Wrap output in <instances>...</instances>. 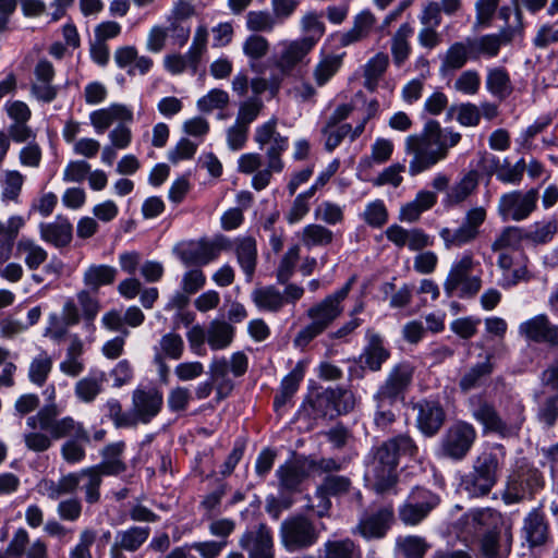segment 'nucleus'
I'll list each match as a JSON object with an SVG mask.
<instances>
[{
  "instance_id": "f704fd0d",
  "label": "nucleus",
  "mask_w": 558,
  "mask_h": 558,
  "mask_svg": "<svg viewBox=\"0 0 558 558\" xmlns=\"http://www.w3.org/2000/svg\"><path fill=\"white\" fill-rule=\"evenodd\" d=\"M106 374L104 372H90L87 376L75 383L74 395L84 403H92L104 390Z\"/></svg>"
},
{
  "instance_id": "2f4dec72",
  "label": "nucleus",
  "mask_w": 558,
  "mask_h": 558,
  "mask_svg": "<svg viewBox=\"0 0 558 558\" xmlns=\"http://www.w3.org/2000/svg\"><path fill=\"white\" fill-rule=\"evenodd\" d=\"M480 173L476 170H470L464 173L459 181L451 185L444 198L447 207L457 206L465 202L477 189Z\"/></svg>"
},
{
  "instance_id": "b1692460",
  "label": "nucleus",
  "mask_w": 558,
  "mask_h": 558,
  "mask_svg": "<svg viewBox=\"0 0 558 558\" xmlns=\"http://www.w3.org/2000/svg\"><path fill=\"white\" fill-rule=\"evenodd\" d=\"M393 518L390 507H383L365 513L359 522L356 530L364 538L384 537Z\"/></svg>"
},
{
  "instance_id": "20e7f679",
  "label": "nucleus",
  "mask_w": 558,
  "mask_h": 558,
  "mask_svg": "<svg viewBox=\"0 0 558 558\" xmlns=\"http://www.w3.org/2000/svg\"><path fill=\"white\" fill-rule=\"evenodd\" d=\"M505 458V448L496 446L475 459L472 471L462 480V487L469 496L482 497L492 490L497 483Z\"/></svg>"
},
{
  "instance_id": "49530a36",
  "label": "nucleus",
  "mask_w": 558,
  "mask_h": 558,
  "mask_svg": "<svg viewBox=\"0 0 558 558\" xmlns=\"http://www.w3.org/2000/svg\"><path fill=\"white\" fill-rule=\"evenodd\" d=\"M485 84L487 90L499 99H505L512 93L510 76L502 68L488 69Z\"/></svg>"
},
{
  "instance_id": "2eb2a0df",
  "label": "nucleus",
  "mask_w": 558,
  "mask_h": 558,
  "mask_svg": "<svg viewBox=\"0 0 558 558\" xmlns=\"http://www.w3.org/2000/svg\"><path fill=\"white\" fill-rule=\"evenodd\" d=\"M239 545L248 553L250 558H274V541L270 530L265 524L246 531Z\"/></svg>"
},
{
  "instance_id": "bf43d9fd",
  "label": "nucleus",
  "mask_w": 558,
  "mask_h": 558,
  "mask_svg": "<svg viewBox=\"0 0 558 558\" xmlns=\"http://www.w3.org/2000/svg\"><path fill=\"white\" fill-rule=\"evenodd\" d=\"M263 109L264 102L259 97H250L240 102L235 121L250 129Z\"/></svg>"
},
{
  "instance_id": "69168bd1",
  "label": "nucleus",
  "mask_w": 558,
  "mask_h": 558,
  "mask_svg": "<svg viewBox=\"0 0 558 558\" xmlns=\"http://www.w3.org/2000/svg\"><path fill=\"white\" fill-rule=\"evenodd\" d=\"M230 101L226 90L214 88L197 100V108L203 112H210L215 109H223Z\"/></svg>"
},
{
  "instance_id": "a19ab883",
  "label": "nucleus",
  "mask_w": 558,
  "mask_h": 558,
  "mask_svg": "<svg viewBox=\"0 0 558 558\" xmlns=\"http://www.w3.org/2000/svg\"><path fill=\"white\" fill-rule=\"evenodd\" d=\"M472 51L468 39L453 43L441 57L440 71H456L463 68L469 59H472Z\"/></svg>"
},
{
  "instance_id": "393cba45",
  "label": "nucleus",
  "mask_w": 558,
  "mask_h": 558,
  "mask_svg": "<svg viewBox=\"0 0 558 558\" xmlns=\"http://www.w3.org/2000/svg\"><path fill=\"white\" fill-rule=\"evenodd\" d=\"M513 29L507 27L498 34H488L477 38H468L469 46L473 53L472 59L480 57L494 58L499 53L500 47L512 39Z\"/></svg>"
},
{
  "instance_id": "72a5a7b5",
  "label": "nucleus",
  "mask_w": 558,
  "mask_h": 558,
  "mask_svg": "<svg viewBox=\"0 0 558 558\" xmlns=\"http://www.w3.org/2000/svg\"><path fill=\"white\" fill-rule=\"evenodd\" d=\"M254 305L260 312L278 313L286 305V299L275 286L255 288L251 293Z\"/></svg>"
},
{
  "instance_id": "0e129e2a",
  "label": "nucleus",
  "mask_w": 558,
  "mask_h": 558,
  "mask_svg": "<svg viewBox=\"0 0 558 558\" xmlns=\"http://www.w3.org/2000/svg\"><path fill=\"white\" fill-rule=\"evenodd\" d=\"M24 183V177L16 170L4 173L1 198L3 202H16Z\"/></svg>"
},
{
  "instance_id": "13d9d810",
  "label": "nucleus",
  "mask_w": 558,
  "mask_h": 558,
  "mask_svg": "<svg viewBox=\"0 0 558 558\" xmlns=\"http://www.w3.org/2000/svg\"><path fill=\"white\" fill-rule=\"evenodd\" d=\"M324 558H361L357 546L349 538L325 543Z\"/></svg>"
},
{
  "instance_id": "8fccbe9b",
  "label": "nucleus",
  "mask_w": 558,
  "mask_h": 558,
  "mask_svg": "<svg viewBox=\"0 0 558 558\" xmlns=\"http://www.w3.org/2000/svg\"><path fill=\"white\" fill-rule=\"evenodd\" d=\"M523 529L531 546H539L545 543L547 538V525L544 517L539 512H530L524 520Z\"/></svg>"
},
{
  "instance_id": "7c9ffc66",
  "label": "nucleus",
  "mask_w": 558,
  "mask_h": 558,
  "mask_svg": "<svg viewBox=\"0 0 558 558\" xmlns=\"http://www.w3.org/2000/svg\"><path fill=\"white\" fill-rule=\"evenodd\" d=\"M72 225L62 217H57L51 222H41L39 225L40 239L56 247L69 245L72 240Z\"/></svg>"
},
{
  "instance_id": "aec40b11",
  "label": "nucleus",
  "mask_w": 558,
  "mask_h": 558,
  "mask_svg": "<svg viewBox=\"0 0 558 558\" xmlns=\"http://www.w3.org/2000/svg\"><path fill=\"white\" fill-rule=\"evenodd\" d=\"M163 396L156 388H137L132 393V408L141 423L147 424L161 410Z\"/></svg>"
},
{
  "instance_id": "0eeeda50",
  "label": "nucleus",
  "mask_w": 558,
  "mask_h": 558,
  "mask_svg": "<svg viewBox=\"0 0 558 558\" xmlns=\"http://www.w3.org/2000/svg\"><path fill=\"white\" fill-rule=\"evenodd\" d=\"M354 405L351 391L328 388L308 400L303 410L313 418L335 417L347 413Z\"/></svg>"
},
{
  "instance_id": "a878e982",
  "label": "nucleus",
  "mask_w": 558,
  "mask_h": 558,
  "mask_svg": "<svg viewBox=\"0 0 558 558\" xmlns=\"http://www.w3.org/2000/svg\"><path fill=\"white\" fill-rule=\"evenodd\" d=\"M281 46L282 49L277 61V66L284 74L290 73L298 64L304 62L307 54L314 49L311 43L302 38L283 40Z\"/></svg>"
},
{
  "instance_id": "37998d69",
  "label": "nucleus",
  "mask_w": 558,
  "mask_h": 558,
  "mask_svg": "<svg viewBox=\"0 0 558 558\" xmlns=\"http://www.w3.org/2000/svg\"><path fill=\"white\" fill-rule=\"evenodd\" d=\"M150 530L147 526H132L125 531H120L116 536L112 551L116 549L134 551L146 542Z\"/></svg>"
},
{
  "instance_id": "603ef678",
  "label": "nucleus",
  "mask_w": 558,
  "mask_h": 558,
  "mask_svg": "<svg viewBox=\"0 0 558 558\" xmlns=\"http://www.w3.org/2000/svg\"><path fill=\"white\" fill-rule=\"evenodd\" d=\"M52 359L46 351H40L32 361L28 367V378L29 380L37 385L43 386L51 369H52Z\"/></svg>"
},
{
  "instance_id": "6ab92c4d",
  "label": "nucleus",
  "mask_w": 558,
  "mask_h": 558,
  "mask_svg": "<svg viewBox=\"0 0 558 558\" xmlns=\"http://www.w3.org/2000/svg\"><path fill=\"white\" fill-rule=\"evenodd\" d=\"M222 248L223 239L199 240L184 247L180 253V259L185 266H205L218 258Z\"/></svg>"
},
{
  "instance_id": "f3484780",
  "label": "nucleus",
  "mask_w": 558,
  "mask_h": 558,
  "mask_svg": "<svg viewBox=\"0 0 558 558\" xmlns=\"http://www.w3.org/2000/svg\"><path fill=\"white\" fill-rule=\"evenodd\" d=\"M413 376V368L409 363L401 362L395 365L385 383L378 388L374 398L384 401H397L398 397L410 385Z\"/></svg>"
},
{
  "instance_id": "338daca9",
  "label": "nucleus",
  "mask_w": 558,
  "mask_h": 558,
  "mask_svg": "<svg viewBox=\"0 0 558 558\" xmlns=\"http://www.w3.org/2000/svg\"><path fill=\"white\" fill-rule=\"evenodd\" d=\"M303 378V372L300 368H294L281 381V392L275 398V407L282 405L299 388Z\"/></svg>"
},
{
  "instance_id": "c03bdc74",
  "label": "nucleus",
  "mask_w": 558,
  "mask_h": 558,
  "mask_svg": "<svg viewBox=\"0 0 558 558\" xmlns=\"http://www.w3.org/2000/svg\"><path fill=\"white\" fill-rule=\"evenodd\" d=\"M342 65L341 54H323L313 69V78L317 86L326 85L340 70Z\"/></svg>"
},
{
  "instance_id": "3c124183",
  "label": "nucleus",
  "mask_w": 558,
  "mask_h": 558,
  "mask_svg": "<svg viewBox=\"0 0 558 558\" xmlns=\"http://www.w3.org/2000/svg\"><path fill=\"white\" fill-rule=\"evenodd\" d=\"M246 28L254 33H271L280 23L266 10L250 11L245 16Z\"/></svg>"
},
{
  "instance_id": "c756f323",
  "label": "nucleus",
  "mask_w": 558,
  "mask_h": 558,
  "mask_svg": "<svg viewBox=\"0 0 558 558\" xmlns=\"http://www.w3.org/2000/svg\"><path fill=\"white\" fill-rule=\"evenodd\" d=\"M366 339L367 344L360 356L361 364L372 372H378L381 365L389 359L390 352L384 345L383 338L373 330H367Z\"/></svg>"
},
{
  "instance_id": "4d7b16f0",
  "label": "nucleus",
  "mask_w": 558,
  "mask_h": 558,
  "mask_svg": "<svg viewBox=\"0 0 558 558\" xmlns=\"http://www.w3.org/2000/svg\"><path fill=\"white\" fill-rule=\"evenodd\" d=\"M80 482L84 480V484L82 488L85 490L86 501L89 504H95L100 498L99 488L101 485L102 476L98 472L97 468H86L83 469L80 473Z\"/></svg>"
},
{
  "instance_id": "1a4fd4ad",
  "label": "nucleus",
  "mask_w": 558,
  "mask_h": 558,
  "mask_svg": "<svg viewBox=\"0 0 558 558\" xmlns=\"http://www.w3.org/2000/svg\"><path fill=\"white\" fill-rule=\"evenodd\" d=\"M281 545L290 553L313 546L318 539L315 525L304 515H293L280 524Z\"/></svg>"
},
{
  "instance_id": "c85d7f7f",
  "label": "nucleus",
  "mask_w": 558,
  "mask_h": 558,
  "mask_svg": "<svg viewBox=\"0 0 558 558\" xmlns=\"http://www.w3.org/2000/svg\"><path fill=\"white\" fill-rule=\"evenodd\" d=\"M376 24L377 19L375 14L368 9L362 10L353 17L352 27L341 34L339 39L340 45L348 47L368 38L376 28Z\"/></svg>"
},
{
  "instance_id": "5fc2aeb1",
  "label": "nucleus",
  "mask_w": 558,
  "mask_h": 558,
  "mask_svg": "<svg viewBox=\"0 0 558 558\" xmlns=\"http://www.w3.org/2000/svg\"><path fill=\"white\" fill-rule=\"evenodd\" d=\"M493 372L490 355H487L484 362L477 363L471 367L461 378L460 387L463 391H469L478 387L483 379Z\"/></svg>"
},
{
  "instance_id": "774afa93",
  "label": "nucleus",
  "mask_w": 558,
  "mask_h": 558,
  "mask_svg": "<svg viewBox=\"0 0 558 558\" xmlns=\"http://www.w3.org/2000/svg\"><path fill=\"white\" fill-rule=\"evenodd\" d=\"M536 417L545 427H553L558 420V396L547 397L542 401Z\"/></svg>"
},
{
  "instance_id": "9b49d317",
  "label": "nucleus",
  "mask_w": 558,
  "mask_h": 558,
  "mask_svg": "<svg viewBox=\"0 0 558 558\" xmlns=\"http://www.w3.org/2000/svg\"><path fill=\"white\" fill-rule=\"evenodd\" d=\"M476 437V429L471 423L457 421L442 436L441 454L456 461L462 460L471 450Z\"/></svg>"
},
{
  "instance_id": "6e6d98bb",
  "label": "nucleus",
  "mask_w": 558,
  "mask_h": 558,
  "mask_svg": "<svg viewBox=\"0 0 558 558\" xmlns=\"http://www.w3.org/2000/svg\"><path fill=\"white\" fill-rule=\"evenodd\" d=\"M269 49L270 44L268 39L259 34L247 36L242 44V51L250 59L251 68H254L253 62L266 57Z\"/></svg>"
},
{
  "instance_id": "a18cd8bd",
  "label": "nucleus",
  "mask_w": 558,
  "mask_h": 558,
  "mask_svg": "<svg viewBox=\"0 0 558 558\" xmlns=\"http://www.w3.org/2000/svg\"><path fill=\"white\" fill-rule=\"evenodd\" d=\"M413 34V28L410 24H401L391 39V54L393 63L401 66L410 56L411 46L409 38Z\"/></svg>"
},
{
  "instance_id": "9d476101",
  "label": "nucleus",
  "mask_w": 558,
  "mask_h": 558,
  "mask_svg": "<svg viewBox=\"0 0 558 558\" xmlns=\"http://www.w3.org/2000/svg\"><path fill=\"white\" fill-rule=\"evenodd\" d=\"M487 217L486 208L475 206L466 210L462 223L457 229L442 228L439 236L447 250L461 247L476 240L480 235V228Z\"/></svg>"
},
{
  "instance_id": "bb28decb",
  "label": "nucleus",
  "mask_w": 558,
  "mask_h": 558,
  "mask_svg": "<svg viewBox=\"0 0 558 558\" xmlns=\"http://www.w3.org/2000/svg\"><path fill=\"white\" fill-rule=\"evenodd\" d=\"M470 404L472 417L483 425L485 433L493 432L500 435L507 433L506 423L490 403L481 398H472Z\"/></svg>"
},
{
  "instance_id": "052dcab7",
  "label": "nucleus",
  "mask_w": 558,
  "mask_h": 558,
  "mask_svg": "<svg viewBox=\"0 0 558 558\" xmlns=\"http://www.w3.org/2000/svg\"><path fill=\"white\" fill-rule=\"evenodd\" d=\"M343 206L336 203L325 201L316 206L314 209V217L316 220L323 221L327 225H338L344 219Z\"/></svg>"
},
{
  "instance_id": "f8f14e48",
  "label": "nucleus",
  "mask_w": 558,
  "mask_h": 558,
  "mask_svg": "<svg viewBox=\"0 0 558 558\" xmlns=\"http://www.w3.org/2000/svg\"><path fill=\"white\" fill-rule=\"evenodd\" d=\"M440 504L438 495L428 489L414 488L399 508V518L405 525H417Z\"/></svg>"
},
{
  "instance_id": "4468645a",
  "label": "nucleus",
  "mask_w": 558,
  "mask_h": 558,
  "mask_svg": "<svg viewBox=\"0 0 558 558\" xmlns=\"http://www.w3.org/2000/svg\"><path fill=\"white\" fill-rule=\"evenodd\" d=\"M519 336L529 342L558 345V325L550 322L546 314H537L518 326Z\"/></svg>"
},
{
  "instance_id": "cd10ccee",
  "label": "nucleus",
  "mask_w": 558,
  "mask_h": 558,
  "mask_svg": "<svg viewBox=\"0 0 558 558\" xmlns=\"http://www.w3.org/2000/svg\"><path fill=\"white\" fill-rule=\"evenodd\" d=\"M416 423L421 432L427 436L435 435L445 422V411L438 402L421 401L416 403Z\"/></svg>"
},
{
  "instance_id": "ea45409f",
  "label": "nucleus",
  "mask_w": 558,
  "mask_h": 558,
  "mask_svg": "<svg viewBox=\"0 0 558 558\" xmlns=\"http://www.w3.org/2000/svg\"><path fill=\"white\" fill-rule=\"evenodd\" d=\"M300 31L303 34L302 39L316 46L326 32L322 13L315 10H308L300 17Z\"/></svg>"
},
{
  "instance_id": "4be33fe9",
  "label": "nucleus",
  "mask_w": 558,
  "mask_h": 558,
  "mask_svg": "<svg viewBox=\"0 0 558 558\" xmlns=\"http://www.w3.org/2000/svg\"><path fill=\"white\" fill-rule=\"evenodd\" d=\"M89 121L96 133L101 134L114 122L131 123L133 111L123 104H111L108 107L92 111Z\"/></svg>"
},
{
  "instance_id": "e2e57ef3",
  "label": "nucleus",
  "mask_w": 558,
  "mask_h": 558,
  "mask_svg": "<svg viewBox=\"0 0 558 558\" xmlns=\"http://www.w3.org/2000/svg\"><path fill=\"white\" fill-rule=\"evenodd\" d=\"M397 546L404 558H423L428 545L420 536H405L397 541Z\"/></svg>"
},
{
  "instance_id": "4c0bfd02",
  "label": "nucleus",
  "mask_w": 558,
  "mask_h": 558,
  "mask_svg": "<svg viewBox=\"0 0 558 558\" xmlns=\"http://www.w3.org/2000/svg\"><path fill=\"white\" fill-rule=\"evenodd\" d=\"M16 254L29 270L38 269L48 258L47 251L35 240L22 236L16 243Z\"/></svg>"
},
{
  "instance_id": "5701e85b",
  "label": "nucleus",
  "mask_w": 558,
  "mask_h": 558,
  "mask_svg": "<svg viewBox=\"0 0 558 558\" xmlns=\"http://www.w3.org/2000/svg\"><path fill=\"white\" fill-rule=\"evenodd\" d=\"M544 485V478L542 473L534 468L522 469L517 478L512 480L508 484L505 499L510 501H518L523 498L526 494H533Z\"/></svg>"
},
{
  "instance_id": "dca6fc26",
  "label": "nucleus",
  "mask_w": 558,
  "mask_h": 558,
  "mask_svg": "<svg viewBox=\"0 0 558 558\" xmlns=\"http://www.w3.org/2000/svg\"><path fill=\"white\" fill-rule=\"evenodd\" d=\"M465 533L481 536L497 532L502 524V517L490 508L472 509L463 515Z\"/></svg>"
},
{
  "instance_id": "e433bc0d",
  "label": "nucleus",
  "mask_w": 558,
  "mask_h": 558,
  "mask_svg": "<svg viewBox=\"0 0 558 558\" xmlns=\"http://www.w3.org/2000/svg\"><path fill=\"white\" fill-rule=\"evenodd\" d=\"M234 252L241 269L250 280L254 275L257 260L255 239L252 236L238 238L234 242Z\"/></svg>"
},
{
  "instance_id": "412c9836",
  "label": "nucleus",
  "mask_w": 558,
  "mask_h": 558,
  "mask_svg": "<svg viewBox=\"0 0 558 558\" xmlns=\"http://www.w3.org/2000/svg\"><path fill=\"white\" fill-rule=\"evenodd\" d=\"M385 234L397 247H408L410 251H420L434 243V239L420 228L405 229L399 225H391Z\"/></svg>"
},
{
  "instance_id": "473e14b6",
  "label": "nucleus",
  "mask_w": 558,
  "mask_h": 558,
  "mask_svg": "<svg viewBox=\"0 0 558 558\" xmlns=\"http://www.w3.org/2000/svg\"><path fill=\"white\" fill-rule=\"evenodd\" d=\"M183 338L175 332L165 333L158 344L154 347V363L160 368H166L165 359L180 360L184 353Z\"/></svg>"
},
{
  "instance_id": "f257e3e1",
  "label": "nucleus",
  "mask_w": 558,
  "mask_h": 558,
  "mask_svg": "<svg viewBox=\"0 0 558 558\" xmlns=\"http://www.w3.org/2000/svg\"><path fill=\"white\" fill-rule=\"evenodd\" d=\"M58 414L56 404L46 405L35 415L29 416L26 424L31 428L39 427L40 430L48 432L54 439L73 437L74 439L63 444L61 453L66 462L78 463L85 458V449L80 441L89 442L88 433L71 416L57 420Z\"/></svg>"
},
{
  "instance_id": "f03ea898",
  "label": "nucleus",
  "mask_w": 558,
  "mask_h": 558,
  "mask_svg": "<svg viewBox=\"0 0 558 558\" xmlns=\"http://www.w3.org/2000/svg\"><path fill=\"white\" fill-rule=\"evenodd\" d=\"M416 453L417 447L409 436L400 435L391 438L377 448L367 465L365 476L376 492L384 493L396 484L399 457H414Z\"/></svg>"
},
{
  "instance_id": "423d86ee",
  "label": "nucleus",
  "mask_w": 558,
  "mask_h": 558,
  "mask_svg": "<svg viewBox=\"0 0 558 558\" xmlns=\"http://www.w3.org/2000/svg\"><path fill=\"white\" fill-rule=\"evenodd\" d=\"M473 258L469 254L456 259L444 281V291L447 296L469 298L475 295L481 289V279L472 276Z\"/></svg>"
},
{
  "instance_id": "a211bd4d",
  "label": "nucleus",
  "mask_w": 558,
  "mask_h": 558,
  "mask_svg": "<svg viewBox=\"0 0 558 558\" xmlns=\"http://www.w3.org/2000/svg\"><path fill=\"white\" fill-rule=\"evenodd\" d=\"M54 69L50 61L39 60L34 68V81L31 84V96L36 100L49 104L58 95V88L52 84Z\"/></svg>"
},
{
  "instance_id": "de8ad7c7",
  "label": "nucleus",
  "mask_w": 558,
  "mask_h": 558,
  "mask_svg": "<svg viewBox=\"0 0 558 558\" xmlns=\"http://www.w3.org/2000/svg\"><path fill=\"white\" fill-rule=\"evenodd\" d=\"M117 269L109 265H90L84 271L83 282L97 291L101 286L111 284L117 277Z\"/></svg>"
},
{
  "instance_id": "39448f33",
  "label": "nucleus",
  "mask_w": 558,
  "mask_h": 558,
  "mask_svg": "<svg viewBox=\"0 0 558 558\" xmlns=\"http://www.w3.org/2000/svg\"><path fill=\"white\" fill-rule=\"evenodd\" d=\"M444 129L437 121H428L420 135H409L405 138V151L413 155L409 165V173L416 175L434 165H427L430 155L442 150Z\"/></svg>"
},
{
  "instance_id": "09e8293b",
  "label": "nucleus",
  "mask_w": 558,
  "mask_h": 558,
  "mask_svg": "<svg viewBox=\"0 0 558 558\" xmlns=\"http://www.w3.org/2000/svg\"><path fill=\"white\" fill-rule=\"evenodd\" d=\"M300 240L307 248L327 246L333 241V232L322 225L310 223L300 232Z\"/></svg>"
},
{
  "instance_id": "c9c22d12",
  "label": "nucleus",
  "mask_w": 558,
  "mask_h": 558,
  "mask_svg": "<svg viewBox=\"0 0 558 558\" xmlns=\"http://www.w3.org/2000/svg\"><path fill=\"white\" fill-rule=\"evenodd\" d=\"M84 344L77 336H72L64 359L60 362V371L70 377H77L85 369L83 360Z\"/></svg>"
},
{
  "instance_id": "58836bf2",
  "label": "nucleus",
  "mask_w": 558,
  "mask_h": 558,
  "mask_svg": "<svg viewBox=\"0 0 558 558\" xmlns=\"http://www.w3.org/2000/svg\"><path fill=\"white\" fill-rule=\"evenodd\" d=\"M389 65V56L385 52H377L363 66L364 87L375 92L381 76Z\"/></svg>"
},
{
  "instance_id": "864d4df0",
  "label": "nucleus",
  "mask_w": 558,
  "mask_h": 558,
  "mask_svg": "<svg viewBox=\"0 0 558 558\" xmlns=\"http://www.w3.org/2000/svg\"><path fill=\"white\" fill-rule=\"evenodd\" d=\"M280 485L286 489H295L305 478V471L295 461H288L276 471Z\"/></svg>"
},
{
  "instance_id": "7ed1b4c3",
  "label": "nucleus",
  "mask_w": 558,
  "mask_h": 558,
  "mask_svg": "<svg viewBox=\"0 0 558 558\" xmlns=\"http://www.w3.org/2000/svg\"><path fill=\"white\" fill-rule=\"evenodd\" d=\"M353 281V278L349 279L348 282L339 290L327 295L319 303L308 308L307 316L311 319V323L303 327L295 336V347H306L342 314V302L347 299Z\"/></svg>"
},
{
  "instance_id": "680f3d73",
  "label": "nucleus",
  "mask_w": 558,
  "mask_h": 558,
  "mask_svg": "<svg viewBox=\"0 0 558 558\" xmlns=\"http://www.w3.org/2000/svg\"><path fill=\"white\" fill-rule=\"evenodd\" d=\"M481 87V76L476 70H465L453 83V89L463 95H476Z\"/></svg>"
},
{
  "instance_id": "ddd939ff",
  "label": "nucleus",
  "mask_w": 558,
  "mask_h": 558,
  "mask_svg": "<svg viewBox=\"0 0 558 558\" xmlns=\"http://www.w3.org/2000/svg\"><path fill=\"white\" fill-rule=\"evenodd\" d=\"M277 124V118H271L256 126L254 131L255 143L260 149L267 146L266 157L270 159V167L275 169H279L280 162H283L281 155L289 146L288 137L278 132Z\"/></svg>"
},
{
  "instance_id": "6e6552de",
  "label": "nucleus",
  "mask_w": 558,
  "mask_h": 558,
  "mask_svg": "<svg viewBox=\"0 0 558 558\" xmlns=\"http://www.w3.org/2000/svg\"><path fill=\"white\" fill-rule=\"evenodd\" d=\"M538 198L539 194L536 189L504 193L497 203V214L502 221H523L535 211Z\"/></svg>"
},
{
  "instance_id": "79ce46f5",
  "label": "nucleus",
  "mask_w": 558,
  "mask_h": 558,
  "mask_svg": "<svg viewBox=\"0 0 558 558\" xmlns=\"http://www.w3.org/2000/svg\"><path fill=\"white\" fill-rule=\"evenodd\" d=\"M234 337V328L225 320L214 319L207 327V343L214 351L228 348Z\"/></svg>"
}]
</instances>
